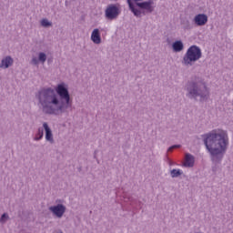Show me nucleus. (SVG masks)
Segmentation results:
<instances>
[{
    "mask_svg": "<svg viewBox=\"0 0 233 233\" xmlns=\"http://www.w3.org/2000/svg\"><path fill=\"white\" fill-rule=\"evenodd\" d=\"M137 6L140 8L141 11V15H147V14H152L154 12V1H145V2H138L136 3Z\"/></svg>",
    "mask_w": 233,
    "mask_h": 233,
    "instance_id": "7",
    "label": "nucleus"
},
{
    "mask_svg": "<svg viewBox=\"0 0 233 233\" xmlns=\"http://www.w3.org/2000/svg\"><path fill=\"white\" fill-rule=\"evenodd\" d=\"M194 163H195V157L188 153L186 154L184 167L187 168H192V167H194Z\"/></svg>",
    "mask_w": 233,
    "mask_h": 233,
    "instance_id": "15",
    "label": "nucleus"
},
{
    "mask_svg": "<svg viewBox=\"0 0 233 233\" xmlns=\"http://www.w3.org/2000/svg\"><path fill=\"white\" fill-rule=\"evenodd\" d=\"M132 1H135V3H139V1L143 0H127L129 10L132 12V14H134L136 17H141V10L137 9Z\"/></svg>",
    "mask_w": 233,
    "mask_h": 233,
    "instance_id": "11",
    "label": "nucleus"
},
{
    "mask_svg": "<svg viewBox=\"0 0 233 233\" xmlns=\"http://www.w3.org/2000/svg\"><path fill=\"white\" fill-rule=\"evenodd\" d=\"M196 26H205L208 23V16L206 14H198L193 18Z\"/></svg>",
    "mask_w": 233,
    "mask_h": 233,
    "instance_id": "8",
    "label": "nucleus"
},
{
    "mask_svg": "<svg viewBox=\"0 0 233 233\" xmlns=\"http://www.w3.org/2000/svg\"><path fill=\"white\" fill-rule=\"evenodd\" d=\"M186 96L188 99H198L200 98V101H205L208 99V88L207 85L203 82L189 81L186 85Z\"/></svg>",
    "mask_w": 233,
    "mask_h": 233,
    "instance_id": "3",
    "label": "nucleus"
},
{
    "mask_svg": "<svg viewBox=\"0 0 233 233\" xmlns=\"http://www.w3.org/2000/svg\"><path fill=\"white\" fill-rule=\"evenodd\" d=\"M172 48H173V52H183V50L185 49V45H183V41L181 40H177L172 44Z\"/></svg>",
    "mask_w": 233,
    "mask_h": 233,
    "instance_id": "14",
    "label": "nucleus"
},
{
    "mask_svg": "<svg viewBox=\"0 0 233 233\" xmlns=\"http://www.w3.org/2000/svg\"><path fill=\"white\" fill-rule=\"evenodd\" d=\"M43 136H45V132L43 131V128L39 127L35 137H34V141H41V139H43Z\"/></svg>",
    "mask_w": 233,
    "mask_h": 233,
    "instance_id": "16",
    "label": "nucleus"
},
{
    "mask_svg": "<svg viewBox=\"0 0 233 233\" xmlns=\"http://www.w3.org/2000/svg\"><path fill=\"white\" fill-rule=\"evenodd\" d=\"M204 145L213 163L219 164L228 150V133L223 129H213L204 135Z\"/></svg>",
    "mask_w": 233,
    "mask_h": 233,
    "instance_id": "2",
    "label": "nucleus"
},
{
    "mask_svg": "<svg viewBox=\"0 0 233 233\" xmlns=\"http://www.w3.org/2000/svg\"><path fill=\"white\" fill-rule=\"evenodd\" d=\"M203 57L201 48L198 46H191L188 47L182 58L183 66H193L197 61H199Z\"/></svg>",
    "mask_w": 233,
    "mask_h": 233,
    "instance_id": "4",
    "label": "nucleus"
},
{
    "mask_svg": "<svg viewBox=\"0 0 233 233\" xmlns=\"http://www.w3.org/2000/svg\"><path fill=\"white\" fill-rule=\"evenodd\" d=\"M12 65H14V58H12V56H7L5 57H4L0 63V68H10V66H12Z\"/></svg>",
    "mask_w": 233,
    "mask_h": 233,
    "instance_id": "13",
    "label": "nucleus"
},
{
    "mask_svg": "<svg viewBox=\"0 0 233 233\" xmlns=\"http://www.w3.org/2000/svg\"><path fill=\"white\" fill-rule=\"evenodd\" d=\"M43 128L46 132V141L54 145V133H52V129L50 128V126H48V123L44 122Z\"/></svg>",
    "mask_w": 233,
    "mask_h": 233,
    "instance_id": "10",
    "label": "nucleus"
},
{
    "mask_svg": "<svg viewBox=\"0 0 233 233\" xmlns=\"http://www.w3.org/2000/svg\"><path fill=\"white\" fill-rule=\"evenodd\" d=\"M41 63L42 65H45L46 63V55L45 52H39L38 57L35 56H33L30 61L31 65H34L35 66H37Z\"/></svg>",
    "mask_w": 233,
    "mask_h": 233,
    "instance_id": "9",
    "label": "nucleus"
},
{
    "mask_svg": "<svg viewBox=\"0 0 233 233\" xmlns=\"http://www.w3.org/2000/svg\"><path fill=\"white\" fill-rule=\"evenodd\" d=\"M173 148H181V145H175L168 148V152H172Z\"/></svg>",
    "mask_w": 233,
    "mask_h": 233,
    "instance_id": "20",
    "label": "nucleus"
},
{
    "mask_svg": "<svg viewBox=\"0 0 233 233\" xmlns=\"http://www.w3.org/2000/svg\"><path fill=\"white\" fill-rule=\"evenodd\" d=\"M38 107L46 116L68 114L72 112V97L68 91V85L62 82L54 89L46 87L36 94Z\"/></svg>",
    "mask_w": 233,
    "mask_h": 233,
    "instance_id": "1",
    "label": "nucleus"
},
{
    "mask_svg": "<svg viewBox=\"0 0 233 233\" xmlns=\"http://www.w3.org/2000/svg\"><path fill=\"white\" fill-rule=\"evenodd\" d=\"M8 219H10V216H8V213H4L0 218V223L2 225H5V223H6Z\"/></svg>",
    "mask_w": 233,
    "mask_h": 233,
    "instance_id": "19",
    "label": "nucleus"
},
{
    "mask_svg": "<svg viewBox=\"0 0 233 233\" xmlns=\"http://www.w3.org/2000/svg\"><path fill=\"white\" fill-rule=\"evenodd\" d=\"M119 14H121V7L119 5L111 4L106 8L105 17L108 21H115V19L119 17Z\"/></svg>",
    "mask_w": 233,
    "mask_h": 233,
    "instance_id": "5",
    "label": "nucleus"
},
{
    "mask_svg": "<svg viewBox=\"0 0 233 233\" xmlns=\"http://www.w3.org/2000/svg\"><path fill=\"white\" fill-rule=\"evenodd\" d=\"M40 25L41 26H43L44 28H50V26H52V22H50L47 18H43L40 21Z\"/></svg>",
    "mask_w": 233,
    "mask_h": 233,
    "instance_id": "17",
    "label": "nucleus"
},
{
    "mask_svg": "<svg viewBox=\"0 0 233 233\" xmlns=\"http://www.w3.org/2000/svg\"><path fill=\"white\" fill-rule=\"evenodd\" d=\"M91 41L94 45H101V31L99 29L95 28L91 33Z\"/></svg>",
    "mask_w": 233,
    "mask_h": 233,
    "instance_id": "12",
    "label": "nucleus"
},
{
    "mask_svg": "<svg viewBox=\"0 0 233 233\" xmlns=\"http://www.w3.org/2000/svg\"><path fill=\"white\" fill-rule=\"evenodd\" d=\"M183 170L181 169H172L170 171L171 177H179V176H182Z\"/></svg>",
    "mask_w": 233,
    "mask_h": 233,
    "instance_id": "18",
    "label": "nucleus"
},
{
    "mask_svg": "<svg viewBox=\"0 0 233 233\" xmlns=\"http://www.w3.org/2000/svg\"><path fill=\"white\" fill-rule=\"evenodd\" d=\"M56 203L57 204L49 207V212H51L55 218L61 219V218H63L66 212V206L61 203V200H56Z\"/></svg>",
    "mask_w": 233,
    "mask_h": 233,
    "instance_id": "6",
    "label": "nucleus"
}]
</instances>
